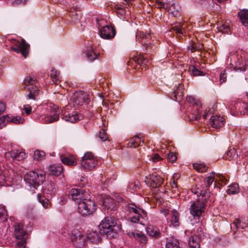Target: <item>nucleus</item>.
<instances>
[{"mask_svg":"<svg viewBox=\"0 0 248 248\" xmlns=\"http://www.w3.org/2000/svg\"><path fill=\"white\" fill-rule=\"evenodd\" d=\"M192 192L198 196H202L197 201L192 202L189 208V213L194 219L200 220L202 214L204 213L208 199L210 197V193L205 190L198 187L196 189H193Z\"/></svg>","mask_w":248,"mask_h":248,"instance_id":"f257e3e1","label":"nucleus"},{"mask_svg":"<svg viewBox=\"0 0 248 248\" xmlns=\"http://www.w3.org/2000/svg\"><path fill=\"white\" fill-rule=\"evenodd\" d=\"M100 233L106 235L108 238H114L121 229V226L113 217H106L100 223Z\"/></svg>","mask_w":248,"mask_h":248,"instance_id":"f03ea898","label":"nucleus"},{"mask_svg":"<svg viewBox=\"0 0 248 248\" xmlns=\"http://www.w3.org/2000/svg\"><path fill=\"white\" fill-rule=\"evenodd\" d=\"M24 180L26 188L33 193L37 187L45 180V175L34 171H29L25 175Z\"/></svg>","mask_w":248,"mask_h":248,"instance_id":"7ed1b4c3","label":"nucleus"},{"mask_svg":"<svg viewBox=\"0 0 248 248\" xmlns=\"http://www.w3.org/2000/svg\"><path fill=\"white\" fill-rule=\"evenodd\" d=\"M95 202L86 198L78 204V212L82 216H89L93 214L96 210Z\"/></svg>","mask_w":248,"mask_h":248,"instance_id":"20e7f679","label":"nucleus"},{"mask_svg":"<svg viewBox=\"0 0 248 248\" xmlns=\"http://www.w3.org/2000/svg\"><path fill=\"white\" fill-rule=\"evenodd\" d=\"M98 160L91 152H86L82 157L80 161L81 167L88 170H91L95 168L97 164Z\"/></svg>","mask_w":248,"mask_h":248,"instance_id":"39448f33","label":"nucleus"},{"mask_svg":"<svg viewBox=\"0 0 248 248\" xmlns=\"http://www.w3.org/2000/svg\"><path fill=\"white\" fill-rule=\"evenodd\" d=\"M13 43V46H11V50L18 53H21L26 58L29 54L30 45L24 39H22L21 42L14 40Z\"/></svg>","mask_w":248,"mask_h":248,"instance_id":"423d86ee","label":"nucleus"},{"mask_svg":"<svg viewBox=\"0 0 248 248\" xmlns=\"http://www.w3.org/2000/svg\"><path fill=\"white\" fill-rule=\"evenodd\" d=\"M71 100L74 105L81 106L84 103L87 104L90 101L89 95L82 91L75 93L71 97Z\"/></svg>","mask_w":248,"mask_h":248,"instance_id":"0eeeda50","label":"nucleus"},{"mask_svg":"<svg viewBox=\"0 0 248 248\" xmlns=\"http://www.w3.org/2000/svg\"><path fill=\"white\" fill-rule=\"evenodd\" d=\"M26 231L24 230L22 223H18L15 226V235L17 239H18L19 245H25L26 243Z\"/></svg>","mask_w":248,"mask_h":248,"instance_id":"6e6552de","label":"nucleus"},{"mask_svg":"<svg viewBox=\"0 0 248 248\" xmlns=\"http://www.w3.org/2000/svg\"><path fill=\"white\" fill-rule=\"evenodd\" d=\"M69 196L73 201L78 204L86 198H88L89 195L80 189L73 188L70 191Z\"/></svg>","mask_w":248,"mask_h":248,"instance_id":"1a4fd4ad","label":"nucleus"},{"mask_svg":"<svg viewBox=\"0 0 248 248\" xmlns=\"http://www.w3.org/2000/svg\"><path fill=\"white\" fill-rule=\"evenodd\" d=\"M71 240L76 247L82 248L85 246L86 236L79 231L75 230L72 232Z\"/></svg>","mask_w":248,"mask_h":248,"instance_id":"9d476101","label":"nucleus"},{"mask_svg":"<svg viewBox=\"0 0 248 248\" xmlns=\"http://www.w3.org/2000/svg\"><path fill=\"white\" fill-rule=\"evenodd\" d=\"M163 182V178L156 173H153L145 177V182L152 187L155 188L161 186Z\"/></svg>","mask_w":248,"mask_h":248,"instance_id":"9b49d317","label":"nucleus"},{"mask_svg":"<svg viewBox=\"0 0 248 248\" xmlns=\"http://www.w3.org/2000/svg\"><path fill=\"white\" fill-rule=\"evenodd\" d=\"M100 37L105 39H111L116 35V30L112 26L106 25L99 30Z\"/></svg>","mask_w":248,"mask_h":248,"instance_id":"f8f14e48","label":"nucleus"},{"mask_svg":"<svg viewBox=\"0 0 248 248\" xmlns=\"http://www.w3.org/2000/svg\"><path fill=\"white\" fill-rule=\"evenodd\" d=\"M5 121L7 122H10L15 124H19L23 123L24 121V119L19 116H16L12 118H11L8 115L4 116L2 117H0V128H2L4 125Z\"/></svg>","mask_w":248,"mask_h":248,"instance_id":"ddd939ff","label":"nucleus"},{"mask_svg":"<svg viewBox=\"0 0 248 248\" xmlns=\"http://www.w3.org/2000/svg\"><path fill=\"white\" fill-rule=\"evenodd\" d=\"M5 157H11L14 160L21 161L26 157V153L19 150H13L6 153Z\"/></svg>","mask_w":248,"mask_h":248,"instance_id":"4468645a","label":"nucleus"},{"mask_svg":"<svg viewBox=\"0 0 248 248\" xmlns=\"http://www.w3.org/2000/svg\"><path fill=\"white\" fill-rule=\"evenodd\" d=\"M62 118L66 122H69L72 123H76L77 121L79 120L81 117V115L77 114L76 112H73L70 113L65 111L62 115Z\"/></svg>","mask_w":248,"mask_h":248,"instance_id":"2eb2a0df","label":"nucleus"},{"mask_svg":"<svg viewBox=\"0 0 248 248\" xmlns=\"http://www.w3.org/2000/svg\"><path fill=\"white\" fill-rule=\"evenodd\" d=\"M167 11L171 14L172 16L178 17L180 16L181 7L178 3L172 1L171 3L170 2V5Z\"/></svg>","mask_w":248,"mask_h":248,"instance_id":"dca6fc26","label":"nucleus"},{"mask_svg":"<svg viewBox=\"0 0 248 248\" xmlns=\"http://www.w3.org/2000/svg\"><path fill=\"white\" fill-rule=\"evenodd\" d=\"M43 191L44 195H49L52 197L56 191L54 183L52 181L47 182L43 186Z\"/></svg>","mask_w":248,"mask_h":248,"instance_id":"f3484780","label":"nucleus"},{"mask_svg":"<svg viewBox=\"0 0 248 248\" xmlns=\"http://www.w3.org/2000/svg\"><path fill=\"white\" fill-rule=\"evenodd\" d=\"M54 109L55 110V112L54 114L50 116H41V121H43L45 123H51L58 121L59 119V111L57 110L56 107H55Z\"/></svg>","mask_w":248,"mask_h":248,"instance_id":"a211bd4d","label":"nucleus"},{"mask_svg":"<svg viewBox=\"0 0 248 248\" xmlns=\"http://www.w3.org/2000/svg\"><path fill=\"white\" fill-rule=\"evenodd\" d=\"M143 136L140 134L139 135H135L134 137L129 139L128 146L129 147H134L136 148L140 145H142L141 143H143V140H142Z\"/></svg>","mask_w":248,"mask_h":248,"instance_id":"6ab92c4d","label":"nucleus"},{"mask_svg":"<svg viewBox=\"0 0 248 248\" xmlns=\"http://www.w3.org/2000/svg\"><path fill=\"white\" fill-rule=\"evenodd\" d=\"M224 119L218 115L212 116L210 118L211 126L215 128L220 127L224 124Z\"/></svg>","mask_w":248,"mask_h":248,"instance_id":"aec40b11","label":"nucleus"},{"mask_svg":"<svg viewBox=\"0 0 248 248\" xmlns=\"http://www.w3.org/2000/svg\"><path fill=\"white\" fill-rule=\"evenodd\" d=\"M127 210L130 214H134V215H141L144 217H147L146 212L139 208L134 204H129L127 206Z\"/></svg>","mask_w":248,"mask_h":248,"instance_id":"412c9836","label":"nucleus"},{"mask_svg":"<svg viewBox=\"0 0 248 248\" xmlns=\"http://www.w3.org/2000/svg\"><path fill=\"white\" fill-rule=\"evenodd\" d=\"M103 205L107 210L108 214H113L116 209V207L111 199H107L103 202Z\"/></svg>","mask_w":248,"mask_h":248,"instance_id":"4be33fe9","label":"nucleus"},{"mask_svg":"<svg viewBox=\"0 0 248 248\" xmlns=\"http://www.w3.org/2000/svg\"><path fill=\"white\" fill-rule=\"evenodd\" d=\"M103 205L107 210L108 214H113L116 209V207L111 199H107L103 202Z\"/></svg>","mask_w":248,"mask_h":248,"instance_id":"5701e85b","label":"nucleus"},{"mask_svg":"<svg viewBox=\"0 0 248 248\" xmlns=\"http://www.w3.org/2000/svg\"><path fill=\"white\" fill-rule=\"evenodd\" d=\"M52 197L49 195H44L42 196L40 194H38L37 199L38 201L42 204L43 207L45 209H49L51 207V203L49 201V199Z\"/></svg>","mask_w":248,"mask_h":248,"instance_id":"b1692460","label":"nucleus"},{"mask_svg":"<svg viewBox=\"0 0 248 248\" xmlns=\"http://www.w3.org/2000/svg\"><path fill=\"white\" fill-rule=\"evenodd\" d=\"M102 235L104 234V233H100V231L99 232L96 231H92L87 234L86 238H87L93 243H97L99 242Z\"/></svg>","mask_w":248,"mask_h":248,"instance_id":"393cba45","label":"nucleus"},{"mask_svg":"<svg viewBox=\"0 0 248 248\" xmlns=\"http://www.w3.org/2000/svg\"><path fill=\"white\" fill-rule=\"evenodd\" d=\"M233 223L236 228L244 229L248 227V219L246 217L235 218Z\"/></svg>","mask_w":248,"mask_h":248,"instance_id":"a878e982","label":"nucleus"},{"mask_svg":"<svg viewBox=\"0 0 248 248\" xmlns=\"http://www.w3.org/2000/svg\"><path fill=\"white\" fill-rule=\"evenodd\" d=\"M138 41L140 42L141 44L146 46V49H148L150 43L148 42V38L149 37L148 34H144L143 32H139L136 36Z\"/></svg>","mask_w":248,"mask_h":248,"instance_id":"bb28decb","label":"nucleus"},{"mask_svg":"<svg viewBox=\"0 0 248 248\" xmlns=\"http://www.w3.org/2000/svg\"><path fill=\"white\" fill-rule=\"evenodd\" d=\"M63 170L62 165H52L49 167L48 171L50 175L59 176Z\"/></svg>","mask_w":248,"mask_h":248,"instance_id":"cd10ccee","label":"nucleus"},{"mask_svg":"<svg viewBox=\"0 0 248 248\" xmlns=\"http://www.w3.org/2000/svg\"><path fill=\"white\" fill-rule=\"evenodd\" d=\"M60 159L63 164L67 165H75L76 164V160L72 156L62 155L60 156Z\"/></svg>","mask_w":248,"mask_h":248,"instance_id":"c85d7f7f","label":"nucleus"},{"mask_svg":"<svg viewBox=\"0 0 248 248\" xmlns=\"http://www.w3.org/2000/svg\"><path fill=\"white\" fill-rule=\"evenodd\" d=\"M146 218L147 217H144L141 215H133L129 219L131 222L144 225Z\"/></svg>","mask_w":248,"mask_h":248,"instance_id":"c756f323","label":"nucleus"},{"mask_svg":"<svg viewBox=\"0 0 248 248\" xmlns=\"http://www.w3.org/2000/svg\"><path fill=\"white\" fill-rule=\"evenodd\" d=\"M176 88H174L173 91V97L175 98L176 100L180 99L184 94V89L183 86L180 84H178V86H175Z\"/></svg>","mask_w":248,"mask_h":248,"instance_id":"7c9ffc66","label":"nucleus"},{"mask_svg":"<svg viewBox=\"0 0 248 248\" xmlns=\"http://www.w3.org/2000/svg\"><path fill=\"white\" fill-rule=\"evenodd\" d=\"M146 232L150 236L155 238H158L161 236V233L159 230L156 228L148 227L146 229Z\"/></svg>","mask_w":248,"mask_h":248,"instance_id":"2f4dec72","label":"nucleus"},{"mask_svg":"<svg viewBox=\"0 0 248 248\" xmlns=\"http://www.w3.org/2000/svg\"><path fill=\"white\" fill-rule=\"evenodd\" d=\"M240 20L245 26H248V10H242L238 13Z\"/></svg>","mask_w":248,"mask_h":248,"instance_id":"473e14b6","label":"nucleus"},{"mask_svg":"<svg viewBox=\"0 0 248 248\" xmlns=\"http://www.w3.org/2000/svg\"><path fill=\"white\" fill-rule=\"evenodd\" d=\"M188 244L191 248H200L199 239L197 236H191L189 239Z\"/></svg>","mask_w":248,"mask_h":248,"instance_id":"72a5a7b5","label":"nucleus"},{"mask_svg":"<svg viewBox=\"0 0 248 248\" xmlns=\"http://www.w3.org/2000/svg\"><path fill=\"white\" fill-rule=\"evenodd\" d=\"M214 180V173L212 172V173H211L210 174L209 176L207 177V178L206 179H205L204 180V183L205 185V188L206 189H207L210 186V185L213 182ZM196 186H197V187L195 189H196L198 187L199 188V187L197 185ZM201 189H202L201 188ZM202 189L204 190L203 189ZM204 190L207 191V189H204Z\"/></svg>","mask_w":248,"mask_h":248,"instance_id":"f704fd0d","label":"nucleus"},{"mask_svg":"<svg viewBox=\"0 0 248 248\" xmlns=\"http://www.w3.org/2000/svg\"><path fill=\"white\" fill-rule=\"evenodd\" d=\"M133 236L134 238L137 239L141 243H145L147 241V238L145 235L141 232H134L130 233V236Z\"/></svg>","mask_w":248,"mask_h":248,"instance_id":"c9c22d12","label":"nucleus"},{"mask_svg":"<svg viewBox=\"0 0 248 248\" xmlns=\"http://www.w3.org/2000/svg\"><path fill=\"white\" fill-rule=\"evenodd\" d=\"M247 69V64L245 61L243 60H239L235 63L234 67L235 70H239L240 71H244Z\"/></svg>","mask_w":248,"mask_h":248,"instance_id":"e433bc0d","label":"nucleus"},{"mask_svg":"<svg viewBox=\"0 0 248 248\" xmlns=\"http://www.w3.org/2000/svg\"><path fill=\"white\" fill-rule=\"evenodd\" d=\"M27 89L30 91L29 94L27 95V98L28 99L36 100L37 97L39 95V91L38 90H31L30 87Z\"/></svg>","mask_w":248,"mask_h":248,"instance_id":"4c0bfd02","label":"nucleus"},{"mask_svg":"<svg viewBox=\"0 0 248 248\" xmlns=\"http://www.w3.org/2000/svg\"><path fill=\"white\" fill-rule=\"evenodd\" d=\"M134 60L141 66H142L143 64L146 65L150 63V60L143 55H141L139 58H135Z\"/></svg>","mask_w":248,"mask_h":248,"instance_id":"58836bf2","label":"nucleus"},{"mask_svg":"<svg viewBox=\"0 0 248 248\" xmlns=\"http://www.w3.org/2000/svg\"><path fill=\"white\" fill-rule=\"evenodd\" d=\"M193 166L195 170L200 172H205L207 170V166L202 163H194Z\"/></svg>","mask_w":248,"mask_h":248,"instance_id":"ea45409f","label":"nucleus"},{"mask_svg":"<svg viewBox=\"0 0 248 248\" xmlns=\"http://www.w3.org/2000/svg\"><path fill=\"white\" fill-rule=\"evenodd\" d=\"M217 28L219 31L222 33H228L230 31L229 26L226 23H220L218 24Z\"/></svg>","mask_w":248,"mask_h":248,"instance_id":"a19ab883","label":"nucleus"},{"mask_svg":"<svg viewBox=\"0 0 248 248\" xmlns=\"http://www.w3.org/2000/svg\"><path fill=\"white\" fill-rule=\"evenodd\" d=\"M227 192L229 194H234L239 192V186L234 183L229 186Z\"/></svg>","mask_w":248,"mask_h":248,"instance_id":"79ce46f5","label":"nucleus"},{"mask_svg":"<svg viewBox=\"0 0 248 248\" xmlns=\"http://www.w3.org/2000/svg\"><path fill=\"white\" fill-rule=\"evenodd\" d=\"M171 221L174 226H178L179 225V214L176 211L172 212Z\"/></svg>","mask_w":248,"mask_h":248,"instance_id":"37998d69","label":"nucleus"},{"mask_svg":"<svg viewBox=\"0 0 248 248\" xmlns=\"http://www.w3.org/2000/svg\"><path fill=\"white\" fill-rule=\"evenodd\" d=\"M166 248H180L179 242L176 240H170L166 244Z\"/></svg>","mask_w":248,"mask_h":248,"instance_id":"c03bdc74","label":"nucleus"},{"mask_svg":"<svg viewBox=\"0 0 248 248\" xmlns=\"http://www.w3.org/2000/svg\"><path fill=\"white\" fill-rule=\"evenodd\" d=\"M50 77L52 79L53 82L54 84H58L60 82L59 76L57 75V71L54 69H52L51 70Z\"/></svg>","mask_w":248,"mask_h":248,"instance_id":"a18cd8bd","label":"nucleus"},{"mask_svg":"<svg viewBox=\"0 0 248 248\" xmlns=\"http://www.w3.org/2000/svg\"><path fill=\"white\" fill-rule=\"evenodd\" d=\"M45 155L43 151L36 150L34 153L33 158L36 160H41L44 158Z\"/></svg>","mask_w":248,"mask_h":248,"instance_id":"49530a36","label":"nucleus"},{"mask_svg":"<svg viewBox=\"0 0 248 248\" xmlns=\"http://www.w3.org/2000/svg\"><path fill=\"white\" fill-rule=\"evenodd\" d=\"M35 83V80L31 77H27L23 81V84L25 88L29 86V85L33 86Z\"/></svg>","mask_w":248,"mask_h":248,"instance_id":"de8ad7c7","label":"nucleus"},{"mask_svg":"<svg viewBox=\"0 0 248 248\" xmlns=\"http://www.w3.org/2000/svg\"><path fill=\"white\" fill-rule=\"evenodd\" d=\"M226 154L228 157L232 158L237 157L238 156L236 150L233 148L228 150Z\"/></svg>","mask_w":248,"mask_h":248,"instance_id":"09e8293b","label":"nucleus"},{"mask_svg":"<svg viewBox=\"0 0 248 248\" xmlns=\"http://www.w3.org/2000/svg\"><path fill=\"white\" fill-rule=\"evenodd\" d=\"M189 71L193 76H201L202 72L198 69L195 66H192L189 68Z\"/></svg>","mask_w":248,"mask_h":248,"instance_id":"8fccbe9b","label":"nucleus"},{"mask_svg":"<svg viewBox=\"0 0 248 248\" xmlns=\"http://www.w3.org/2000/svg\"><path fill=\"white\" fill-rule=\"evenodd\" d=\"M86 55L88 60L90 61H93L97 58V54L91 50L87 52Z\"/></svg>","mask_w":248,"mask_h":248,"instance_id":"3c124183","label":"nucleus"},{"mask_svg":"<svg viewBox=\"0 0 248 248\" xmlns=\"http://www.w3.org/2000/svg\"><path fill=\"white\" fill-rule=\"evenodd\" d=\"M155 2L158 4V7L160 8H164L166 10H168V8L169 7V5H170V2H160L158 0H155Z\"/></svg>","mask_w":248,"mask_h":248,"instance_id":"603ef678","label":"nucleus"},{"mask_svg":"<svg viewBox=\"0 0 248 248\" xmlns=\"http://www.w3.org/2000/svg\"><path fill=\"white\" fill-rule=\"evenodd\" d=\"M7 219V215L5 213V210L3 208H0V220L6 221Z\"/></svg>","mask_w":248,"mask_h":248,"instance_id":"864d4df0","label":"nucleus"},{"mask_svg":"<svg viewBox=\"0 0 248 248\" xmlns=\"http://www.w3.org/2000/svg\"><path fill=\"white\" fill-rule=\"evenodd\" d=\"M168 159L171 162H173L175 161L177 158L176 155L174 153H169L167 155Z\"/></svg>","mask_w":248,"mask_h":248,"instance_id":"5fc2aeb1","label":"nucleus"},{"mask_svg":"<svg viewBox=\"0 0 248 248\" xmlns=\"http://www.w3.org/2000/svg\"><path fill=\"white\" fill-rule=\"evenodd\" d=\"M171 29L173 31H175L176 33L182 34L183 32L182 31V28L181 26L179 25H175L171 28Z\"/></svg>","mask_w":248,"mask_h":248,"instance_id":"6e6d98bb","label":"nucleus"},{"mask_svg":"<svg viewBox=\"0 0 248 248\" xmlns=\"http://www.w3.org/2000/svg\"><path fill=\"white\" fill-rule=\"evenodd\" d=\"M195 109L197 112L196 113L193 114V117H192V119L195 120H198L200 119L201 117V111H200L198 108H196Z\"/></svg>","mask_w":248,"mask_h":248,"instance_id":"4d7b16f0","label":"nucleus"},{"mask_svg":"<svg viewBox=\"0 0 248 248\" xmlns=\"http://www.w3.org/2000/svg\"><path fill=\"white\" fill-rule=\"evenodd\" d=\"M242 109H244L243 111H241V114H245L246 113L248 112V104L246 103H242L240 105Z\"/></svg>","mask_w":248,"mask_h":248,"instance_id":"13d9d810","label":"nucleus"},{"mask_svg":"<svg viewBox=\"0 0 248 248\" xmlns=\"http://www.w3.org/2000/svg\"><path fill=\"white\" fill-rule=\"evenodd\" d=\"M99 137L102 141H106L108 139V137L105 131L99 133Z\"/></svg>","mask_w":248,"mask_h":248,"instance_id":"bf43d9fd","label":"nucleus"},{"mask_svg":"<svg viewBox=\"0 0 248 248\" xmlns=\"http://www.w3.org/2000/svg\"><path fill=\"white\" fill-rule=\"evenodd\" d=\"M6 180L5 174L1 170H0V185H3Z\"/></svg>","mask_w":248,"mask_h":248,"instance_id":"052dcab7","label":"nucleus"},{"mask_svg":"<svg viewBox=\"0 0 248 248\" xmlns=\"http://www.w3.org/2000/svg\"><path fill=\"white\" fill-rule=\"evenodd\" d=\"M226 74L225 72H221L220 74V82L221 83L225 82L226 80Z\"/></svg>","mask_w":248,"mask_h":248,"instance_id":"680f3d73","label":"nucleus"},{"mask_svg":"<svg viewBox=\"0 0 248 248\" xmlns=\"http://www.w3.org/2000/svg\"><path fill=\"white\" fill-rule=\"evenodd\" d=\"M24 110L27 115H29L31 111V108L30 106L26 107V106H24Z\"/></svg>","mask_w":248,"mask_h":248,"instance_id":"e2e57ef3","label":"nucleus"},{"mask_svg":"<svg viewBox=\"0 0 248 248\" xmlns=\"http://www.w3.org/2000/svg\"><path fill=\"white\" fill-rule=\"evenodd\" d=\"M152 158L154 162L161 160V158L157 154L154 155Z\"/></svg>","mask_w":248,"mask_h":248,"instance_id":"0e129e2a","label":"nucleus"},{"mask_svg":"<svg viewBox=\"0 0 248 248\" xmlns=\"http://www.w3.org/2000/svg\"><path fill=\"white\" fill-rule=\"evenodd\" d=\"M186 100L187 102H188L190 103H194L196 105V107H198L199 106V104H198V103H196L195 99L194 98H192L191 97H187L186 98Z\"/></svg>","mask_w":248,"mask_h":248,"instance_id":"69168bd1","label":"nucleus"},{"mask_svg":"<svg viewBox=\"0 0 248 248\" xmlns=\"http://www.w3.org/2000/svg\"><path fill=\"white\" fill-rule=\"evenodd\" d=\"M5 108V106L4 103L0 102V114L2 113Z\"/></svg>","mask_w":248,"mask_h":248,"instance_id":"338daca9","label":"nucleus"},{"mask_svg":"<svg viewBox=\"0 0 248 248\" xmlns=\"http://www.w3.org/2000/svg\"><path fill=\"white\" fill-rule=\"evenodd\" d=\"M86 181H87L86 179L84 177H82L80 179V182H81V183L80 184V186H84L85 185V183H86Z\"/></svg>","mask_w":248,"mask_h":248,"instance_id":"774afa93","label":"nucleus"}]
</instances>
